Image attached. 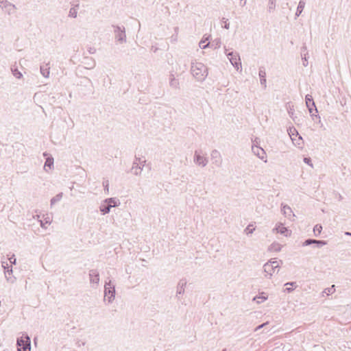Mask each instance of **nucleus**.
<instances>
[{
  "label": "nucleus",
  "instance_id": "1",
  "mask_svg": "<svg viewBox=\"0 0 351 351\" xmlns=\"http://www.w3.org/2000/svg\"><path fill=\"white\" fill-rule=\"evenodd\" d=\"M191 72L198 82L204 81L208 75V69L202 62H191Z\"/></svg>",
  "mask_w": 351,
  "mask_h": 351
},
{
  "label": "nucleus",
  "instance_id": "2",
  "mask_svg": "<svg viewBox=\"0 0 351 351\" xmlns=\"http://www.w3.org/2000/svg\"><path fill=\"white\" fill-rule=\"evenodd\" d=\"M280 262L281 263H282L281 260L278 261L276 260V258H271L263 265V269L266 273V277L269 276V278H271L272 275L276 273H276L279 271Z\"/></svg>",
  "mask_w": 351,
  "mask_h": 351
},
{
  "label": "nucleus",
  "instance_id": "3",
  "mask_svg": "<svg viewBox=\"0 0 351 351\" xmlns=\"http://www.w3.org/2000/svg\"><path fill=\"white\" fill-rule=\"evenodd\" d=\"M17 351H31V339L27 333H23L16 339Z\"/></svg>",
  "mask_w": 351,
  "mask_h": 351
},
{
  "label": "nucleus",
  "instance_id": "4",
  "mask_svg": "<svg viewBox=\"0 0 351 351\" xmlns=\"http://www.w3.org/2000/svg\"><path fill=\"white\" fill-rule=\"evenodd\" d=\"M120 204L119 200L114 197L107 198L102 202L99 207L100 212L102 215L110 213L111 208L117 207Z\"/></svg>",
  "mask_w": 351,
  "mask_h": 351
},
{
  "label": "nucleus",
  "instance_id": "5",
  "mask_svg": "<svg viewBox=\"0 0 351 351\" xmlns=\"http://www.w3.org/2000/svg\"><path fill=\"white\" fill-rule=\"evenodd\" d=\"M114 28V35L116 42L119 44H123L127 42L125 27L121 25H112Z\"/></svg>",
  "mask_w": 351,
  "mask_h": 351
},
{
  "label": "nucleus",
  "instance_id": "6",
  "mask_svg": "<svg viewBox=\"0 0 351 351\" xmlns=\"http://www.w3.org/2000/svg\"><path fill=\"white\" fill-rule=\"evenodd\" d=\"M107 298L108 303H112L115 298V285L111 280L105 282L104 285V300Z\"/></svg>",
  "mask_w": 351,
  "mask_h": 351
},
{
  "label": "nucleus",
  "instance_id": "7",
  "mask_svg": "<svg viewBox=\"0 0 351 351\" xmlns=\"http://www.w3.org/2000/svg\"><path fill=\"white\" fill-rule=\"evenodd\" d=\"M146 165V160H141V158L135 156L134 160L132 163L131 171L135 176H139L143 169V167Z\"/></svg>",
  "mask_w": 351,
  "mask_h": 351
},
{
  "label": "nucleus",
  "instance_id": "8",
  "mask_svg": "<svg viewBox=\"0 0 351 351\" xmlns=\"http://www.w3.org/2000/svg\"><path fill=\"white\" fill-rule=\"evenodd\" d=\"M226 54L237 71H239V69H241V62L239 53L237 52L230 51L226 52Z\"/></svg>",
  "mask_w": 351,
  "mask_h": 351
},
{
  "label": "nucleus",
  "instance_id": "9",
  "mask_svg": "<svg viewBox=\"0 0 351 351\" xmlns=\"http://www.w3.org/2000/svg\"><path fill=\"white\" fill-rule=\"evenodd\" d=\"M1 268L3 269V272L6 280L13 283L15 281V277L12 275L13 271L12 266H9L7 262L1 261Z\"/></svg>",
  "mask_w": 351,
  "mask_h": 351
},
{
  "label": "nucleus",
  "instance_id": "10",
  "mask_svg": "<svg viewBox=\"0 0 351 351\" xmlns=\"http://www.w3.org/2000/svg\"><path fill=\"white\" fill-rule=\"evenodd\" d=\"M1 10L8 15H12L16 14V8L7 0H1Z\"/></svg>",
  "mask_w": 351,
  "mask_h": 351
},
{
  "label": "nucleus",
  "instance_id": "11",
  "mask_svg": "<svg viewBox=\"0 0 351 351\" xmlns=\"http://www.w3.org/2000/svg\"><path fill=\"white\" fill-rule=\"evenodd\" d=\"M193 160L196 165L202 167H206L208 162V158L204 156H202L200 152L197 150L194 153Z\"/></svg>",
  "mask_w": 351,
  "mask_h": 351
},
{
  "label": "nucleus",
  "instance_id": "12",
  "mask_svg": "<svg viewBox=\"0 0 351 351\" xmlns=\"http://www.w3.org/2000/svg\"><path fill=\"white\" fill-rule=\"evenodd\" d=\"M210 156L213 163L217 167H220L222 163V158L219 152L217 149H214L212 151Z\"/></svg>",
  "mask_w": 351,
  "mask_h": 351
},
{
  "label": "nucleus",
  "instance_id": "13",
  "mask_svg": "<svg viewBox=\"0 0 351 351\" xmlns=\"http://www.w3.org/2000/svg\"><path fill=\"white\" fill-rule=\"evenodd\" d=\"M186 280L183 278L181 279L177 285V291H176V298L178 300H180V295H182L184 293L185 287L186 285Z\"/></svg>",
  "mask_w": 351,
  "mask_h": 351
},
{
  "label": "nucleus",
  "instance_id": "14",
  "mask_svg": "<svg viewBox=\"0 0 351 351\" xmlns=\"http://www.w3.org/2000/svg\"><path fill=\"white\" fill-rule=\"evenodd\" d=\"M286 107L289 117L293 119L295 123L298 125L300 120L298 117L294 115L295 110L293 105L291 103H287Z\"/></svg>",
  "mask_w": 351,
  "mask_h": 351
},
{
  "label": "nucleus",
  "instance_id": "15",
  "mask_svg": "<svg viewBox=\"0 0 351 351\" xmlns=\"http://www.w3.org/2000/svg\"><path fill=\"white\" fill-rule=\"evenodd\" d=\"M89 278L91 284L98 285L99 282V274L97 269H90L89 271Z\"/></svg>",
  "mask_w": 351,
  "mask_h": 351
},
{
  "label": "nucleus",
  "instance_id": "16",
  "mask_svg": "<svg viewBox=\"0 0 351 351\" xmlns=\"http://www.w3.org/2000/svg\"><path fill=\"white\" fill-rule=\"evenodd\" d=\"M252 150L253 153L257 156L259 158L263 159L265 156V150L257 145H252Z\"/></svg>",
  "mask_w": 351,
  "mask_h": 351
},
{
  "label": "nucleus",
  "instance_id": "17",
  "mask_svg": "<svg viewBox=\"0 0 351 351\" xmlns=\"http://www.w3.org/2000/svg\"><path fill=\"white\" fill-rule=\"evenodd\" d=\"M44 157H45L46 161L45 162L44 169H46V167H49L51 169L53 167V158L52 156L47 152L43 153Z\"/></svg>",
  "mask_w": 351,
  "mask_h": 351
},
{
  "label": "nucleus",
  "instance_id": "18",
  "mask_svg": "<svg viewBox=\"0 0 351 351\" xmlns=\"http://www.w3.org/2000/svg\"><path fill=\"white\" fill-rule=\"evenodd\" d=\"M258 75L260 78L261 84L266 87V72L263 67L259 69Z\"/></svg>",
  "mask_w": 351,
  "mask_h": 351
},
{
  "label": "nucleus",
  "instance_id": "19",
  "mask_svg": "<svg viewBox=\"0 0 351 351\" xmlns=\"http://www.w3.org/2000/svg\"><path fill=\"white\" fill-rule=\"evenodd\" d=\"M277 232L280 233L286 237L288 236L289 230L287 228L284 227L282 223L277 224L274 228Z\"/></svg>",
  "mask_w": 351,
  "mask_h": 351
},
{
  "label": "nucleus",
  "instance_id": "20",
  "mask_svg": "<svg viewBox=\"0 0 351 351\" xmlns=\"http://www.w3.org/2000/svg\"><path fill=\"white\" fill-rule=\"evenodd\" d=\"M169 85L171 88H173L176 89L179 88V85H180L179 82L177 79H176L174 77V75L173 74L170 75Z\"/></svg>",
  "mask_w": 351,
  "mask_h": 351
},
{
  "label": "nucleus",
  "instance_id": "21",
  "mask_svg": "<svg viewBox=\"0 0 351 351\" xmlns=\"http://www.w3.org/2000/svg\"><path fill=\"white\" fill-rule=\"evenodd\" d=\"M282 212L283 213V215H285L287 217H290L291 215L294 216V214H293V211L291 208L287 206V205H282Z\"/></svg>",
  "mask_w": 351,
  "mask_h": 351
},
{
  "label": "nucleus",
  "instance_id": "22",
  "mask_svg": "<svg viewBox=\"0 0 351 351\" xmlns=\"http://www.w3.org/2000/svg\"><path fill=\"white\" fill-rule=\"evenodd\" d=\"M305 4H306V3L303 0H300L299 1L298 5L297 7L296 12H295L296 17L299 16L302 14L303 10L304 8Z\"/></svg>",
  "mask_w": 351,
  "mask_h": 351
},
{
  "label": "nucleus",
  "instance_id": "23",
  "mask_svg": "<svg viewBox=\"0 0 351 351\" xmlns=\"http://www.w3.org/2000/svg\"><path fill=\"white\" fill-rule=\"evenodd\" d=\"M41 74L45 77H49V67L48 64L41 65L40 68Z\"/></svg>",
  "mask_w": 351,
  "mask_h": 351
},
{
  "label": "nucleus",
  "instance_id": "24",
  "mask_svg": "<svg viewBox=\"0 0 351 351\" xmlns=\"http://www.w3.org/2000/svg\"><path fill=\"white\" fill-rule=\"evenodd\" d=\"M11 71L13 75L17 79H21L23 77V74L19 71L18 67L15 65L11 67Z\"/></svg>",
  "mask_w": 351,
  "mask_h": 351
},
{
  "label": "nucleus",
  "instance_id": "25",
  "mask_svg": "<svg viewBox=\"0 0 351 351\" xmlns=\"http://www.w3.org/2000/svg\"><path fill=\"white\" fill-rule=\"evenodd\" d=\"M276 6V0H269L268 1V8L267 10L269 12H273Z\"/></svg>",
  "mask_w": 351,
  "mask_h": 351
},
{
  "label": "nucleus",
  "instance_id": "26",
  "mask_svg": "<svg viewBox=\"0 0 351 351\" xmlns=\"http://www.w3.org/2000/svg\"><path fill=\"white\" fill-rule=\"evenodd\" d=\"M269 251L280 252L281 250V245L278 243H273L269 247Z\"/></svg>",
  "mask_w": 351,
  "mask_h": 351
},
{
  "label": "nucleus",
  "instance_id": "27",
  "mask_svg": "<svg viewBox=\"0 0 351 351\" xmlns=\"http://www.w3.org/2000/svg\"><path fill=\"white\" fill-rule=\"evenodd\" d=\"M305 101L306 107L314 106V100L311 95L307 94L305 97Z\"/></svg>",
  "mask_w": 351,
  "mask_h": 351
},
{
  "label": "nucleus",
  "instance_id": "28",
  "mask_svg": "<svg viewBox=\"0 0 351 351\" xmlns=\"http://www.w3.org/2000/svg\"><path fill=\"white\" fill-rule=\"evenodd\" d=\"M322 230V226L321 224H316L313 228V232L315 237H318Z\"/></svg>",
  "mask_w": 351,
  "mask_h": 351
},
{
  "label": "nucleus",
  "instance_id": "29",
  "mask_svg": "<svg viewBox=\"0 0 351 351\" xmlns=\"http://www.w3.org/2000/svg\"><path fill=\"white\" fill-rule=\"evenodd\" d=\"M62 197V193H60L57 194L56 196L51 198V205L55 204L56 202L61 200Z\"/></svg>",
  "mask_w": 351,
  "mask_h": 351
},
{
  "label": "nucleus",
  "instance_id": "30",
  "mask_svg": "<svg viewBox=\"0 0 351 351\" xmlns=\"http://www.w3.org/2000/svg\"><path fill=\"white\" fill-rule=\"evenodd\" d=\"M335 291V285H332L330 287L326 288L323 291L324 293H326L327 295H330L332 294Z\"/></svg>",
  "mask_w": 351,
  "mask_h": 351
},
{
  "label": "nucleus",
  "instance_id": "31",
  "mask_svg": "<svg viewBox=\"0 0 351 351\" xmlns=\"http://www.w3.org/2000/svg\"><path fill=\"white\" fill-rule=\"evenodd\" d=\"M267 299V296L265 295H256L253 298L254 301H256L257 303H261L265 301Z\"/></svg>",
  "mask_w": 351,
  "mask_h": 351
},
{
  "label": "nucleus",
  "instance_id": "32",
  "mask_svg": "<svg viewBox=\"0 0 351 351\" xmlns=\"http://www.w3.org/2000/svg\"><path fill=\"white\" fill-rule=\"evenodd\" d=\"M289 134L290 137L291 138V140L293 142L295 141V139L292 136L295 134V136L299 135L298 131L294 128H289Z\"/></svg>",
  "mask_w": 351,
  "mask_h": 351
},
{
  "label": "nucleus",
  "instance_id": "33",
  "mask_svg": "<svg viewBox=\"0 0 351 351\" xmlns=\"http://www.w3.org/2000/svg\"><path fill=\"white\" fill-rule=\"evenodd\" d=\"M313 244H315L317 247L320 248L322 246L326 245L327 244V241H324V240H316L315 239V242Z\"/></svg>",
  "mask_w": 351,
  "mask_h": 351
},
{
  "label": "nucleus",
  "instance_id": "34",
  "mask_svg": "<svg viewBox=\"0 0 351 351\" xmlns=\"http://www.w3.org/2000/svg\"><path fill=\"white\" fill-rule=\"evenodd\" d=\"M308 111H309V113L311 114V116L313 118V111H315V113H318V110L317 109V107L315 106V104L314 103V106H309V107H307Z\"/></svg>",
  "mask_w": 351,
  "mask_h": 351
},
{
  "label": "nucleus",
  "instance_id": "35",
  "mask_svg": "<svg viewBox=\"0 0 351 351\" xmlns=\"http://www.w3.org/2000/svg\"><path fill=\"white\" fill-rule=\"evenodd\" d=\"M77 15V9L75 8H71L69 10V16L72 18H76Z\"/></svg>",
  "mask_w": 351,
  "mask_h": 351
},
{
  "label": "nucleus",
  "instance_id": "36",
  "mask_svg": "<svg viewBox=\"0 0 351 351\" xmlns=\"http://www.w3.org/2000/svg\"><path fill=\"white\" fill-rule=\"evenodd\" d=\"M307 58H308V52H306V53H302V60H303L302 64L305 67L307 66V65H308Z\"/></svg>",
  "mask_w": 351,
  "mask_h": 351
},
{
  "label": "nucleus",
  "instance_id": "37",
  "mask_svg": "<svg viewBox=\"0 0 351 351\" xmlns=\"http://www.w3.org/2000/svg\"><path fill=\"white\" fill-rule=\"evenodd\" d=\"M315 242V239H306L303 243H302V246H308V245H311L312 244H313Z\"/></svg>",
  "mask_w": 351,
  "mask_h": 351
},
{
  "label": "nucleus",
  "instance_id": "38",
  "mask_svg": "<svg viewBox=\"0 0 351 351\" xmlns=\"http://www.w3.org/2000/svg\"><path fill=\"white\" fill-rule=\"evenodd\" d=\"M210 43H206V40H201L199 43V47L202 49H206L208 47Z\"/></svg>",
  "mask_w": 351,
  "mask_h": 351
},
{
  "label": "nucleus",
  "instance_id": "39",
  "mask_svg": "<svg viewBox=\"0 0 351 351\" xmlns=\"http://www.w3.org/2000/svg\"><path fill=\"white\" fill-rule=\"evenodd\" d=\"M221 21L224 24L223 25H222V27L228 29L230 28V23L228 22V19L226 18H222Z\"/></svg>",
  "mask_w": 351,
  "mask_h": 351
},
{
  "label": "nucleus",
  "instance_id": "40",
  "mask_svg": "<svg viewBox=\"0 0 351 351\" xmlns=\"http://www.w3.org/2000/svg\"><path fill=\"white\" fill-rule=\"evenodd\" d=\"M254 230V228H253L252 224L248 225L247 227L245 230V231L246 232L247 234H252Z\"/></svg>",
  "mask_w": 351,
  "mask_h": 351
},
{
  "label": "nucleus",
  "instance_id": "41",
  "mask_svg": "<svg viewBox=\"0 0 351 351\" xmlns=\"http://www.w3.org/2000/svg\"><path fill=\"white\" fill-rule=\"evenodd\" d=\"M303 161L304 163L308 165L309 166H311V167H313V164L311 162V158L310 157H304L303 158Z\"/></svg>",
  "mask_w": 351,
  "mask_h": 351
},
{
  "label": "nucleus",
  "instance_id": "42",
  "mask_svg": "<svg viewBox=\"0 0 351 351\" xmlns=\"http://www.w3.org/2000/svg\"><path fill=\"white\" fill-rule=\"evenodd\" d=\"M51 222L49 220L48 218L45 219V222L40 221V227L43 228H45L46 229L47 227H46V224H49Z\"/></svg>",
  "mask_w": 351,
  "mask_h": 351
},
{
  "label": "nucleus",
  "instance_id": "43",
  "mask_svg": "<svg viewBox=\"0 0 351 351\" xmlns=\"http://www.w3.org/2000/svg\"><path fill=\"white\" fill-rule=\"evenodd\" d=\"M8 259H9L10 263L11 264L10 266L12 267V265H16V258H15V255L14 254H12V256L10 258H9Z\"/></svg>",
  "mask_w": 351,
  "mask_h": 351
},
{
  "label": "nucleus",
  "instance_id": "44",
  "mask_svg": "<svg viewBox=\"0 0 351 351\" xmlns=\"http://www.w3.org/2000/svg\"><path fill=\"white\" fill-rule=\"evenodd\" d=\"M299 136V138L297 140L296 143H294V141L293 142L295 145H298V147H301V145H302L303 143V141H302V138L301 137V136L298 135Z\"/></svg>",
  "mask_w": 351,
  "mask_h": 351
},
{
  "label": "nucleus",
  "instance_id": "45",
  "mask_svg": "<svg viewBox=\"0 0 351 351\" xmlns=\"http://www.w3.org/2000/svg\"><path fill=\"white\" fill-rule=\"evenodd\" d=\"M103 186L104 187V190L108 192L109 183L108 180H106L103 182Z\"/></svg>",
  "mask_w": 351,
  "mask_h": 351
},
{
  "label": "nucleus",
  "instance_id": "46",
  "mask_svg": "<svg viewBox=\"0 0 351 351\" xmlns=\"http://www.w3.org/2000/svg\"><path fill=\"white\" fill-rule=\"evenodd\" d=\"M268 324V322H265V323H263L261 325H258L256 328H255V331H258V330H260L261 328H263L265 326H266L267 324Z\"/></svg>",
  "mask_w": 351,
  "mask_h": 351
},
{
  "label": "nucleus",
  "instance_id": "47",
  "mask_svg": "<svg viewBox=\"0 0 351 351\" xmlns=\"http://www.w3.org/2000/svg\"><path fill=\"white\" fill-rule=\"evenodd\" d=\"M288 285H290V286H292V287L294 286L295 287H297L295 282H289L285 283V286H288Z\"/></svg>",
  "mask_w": 351,
  "mask_h": 351
},
{
  "label": "nucleus",
  "instance_id": "48",
  "mask_svg": "<svg viewBox=\"0 0 351 351\" xmlns=\"http://www.w3.org/2000/svg\"><path fill=\"white\" fill-rule=\"evenodd\" d=\"M293 287H287L285 289V291L287 292V293H291V291H293Z\"/></svg>",
  "mask_w": 351,
  "mask_h": 351
},
{
  "label": "nucleus",
  "instance_id": "49",
  "mask_svg": "<svg viewBox=\"0 0 351 351\" xmlns=\"http://www.w3.org/2000/svg\"><path fill=\"white\" fill-rule=\"evenodd\" d=\"M247 0H240V5L241 6H245L246 4Z\"/></svg>",
  "mask_w": 351,
  "mask_h": 351
},
{
  "label": "nucleus",
  "instance_id": "50",
  "mask_svg": "<svg viewBox=\"0 0 351 351\" xmlns=\"http://www.w3.org/2000/svg\"><path fill=\"white\" fill-rule=\"evenodd\" d=\"M308 52L307 51V48L305 45H304L302 47V51H301V53H306Z\"/></svg>",
  "mask_w": 351,
  "mask_h": 351
},
{
  "label": "nucleus",
  "instance_id": "51",
  "mask_svg": "<svg viewBox=\"0 0 351 351\" xmlns=\"http://www.w3.org/2000/svg\"><path fill=\"white\" fill-rule=\"evenodd\" d=\"M88 64L90 66V67L88 69H93L95 66V62L94 61H93L92 64H90V63H88Z\"/></svg>",
  "mask_w": 351,
  "mask_h": 351
},
{
  "label": "nucleus",
  "instance_id": "52",
  "mask_svg": "<svg viewBox=\"0 0 351 351\" xmlns=\"http://www.w3.org/2000/svg\"><path fill=\"white\" fill-rule=\"evenodd\" d=\"M318 117L319 119H320V117L318 116V113H315V111H313V117Z\"/></svg>",
  "mask_w": 351,
  "mask_h": 351
},
{
  "label": "nucleus",
  "instance_id": "53",
  "mask_svg": "<svg viewBox=\"0 0 351 351\" xmlns=\"http://www.w3.org/2000/svg\"><path fill=\"white\" fill-rule=\"evenodd\" d=\"M145 167H147V168H148L149 170H150V169H151V168H152V167H151V164H150V163H148V164H147V163H146Z\"/></svg>",
  "mask_w": 351,
  "mask_h": 351
},
{
  "label": "nucleus",
  "instance_id": "54",
  "mask_svg": "<svg viewBox=\"0 0 351 351\" xmlns=\"http://www.w3.org/2000/svg\"><path fill=\"white\" fill-rule=\"evenodd\" d=\"M345 234H346V235H348V236H350V237H351V232H345Z\"/></svg>",
  "mask_w": 351,
  "mask_h": 351
},
{
  "label": "nucleus",
  "instance_id": "55",
  "mask_svg": "<svg viewBox=\"0 0 351 351\" xmlns=\"http://www.w3.org/2000/svg\"><path fill=\"white\" fill-rule=\"evenodd\" d=\"M339 200H341L342 199V196L341 195H339Z\"/></svg>",
  "mask_w": 351,
  "mask_h": 351
},
{
  "label": "nucleus",
  "instance_id": "56",
  "mask_svg": "<svg viewBox=\"0 0 351 351\" xmlns=\"http://www.w3.org/2000/svg\"><path fill=\"white\" fill-rule=\"evenodd\" d=\"M222 351H226V349H223Z\"/></svg>",
  "mask_w": 351,
  "mask_h": 351
}]
</instances>
